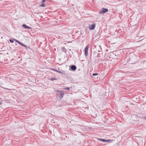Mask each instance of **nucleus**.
I'll return each instance as SVG.
<instances>
[{
    "instance_id": "obj_10",
    "label": "nucleus",
    "mask_w": 146,
    "mask_h": 146,
    "mask_svg": "<svg viewBox=\"0 0 146 146\" xmlns=\"http://www.w3.org/2000/svg\"><path fill=\"white\" fill-rule=\"evenodd\" d=\"M57 80L56 78H52L51 79V80Z\"/></svg>"
},
{
    "instance_id": "obj_15",
    "label": "nucleus",
    "mask_w": 146,
    "mask_h": 146,
    "mask_svg": "<svg viewBox=\"0 0 146 146\" xmlns=\"http://www.w3.org/2000/svg\"><path fill=\"white\" fill-rule=\"evenodd\" d=\"M58 73H62V72L61 71H58Z\"/></svg>"
},
{
    "instance_id": "obj_9",
    "label": "nucleus",
    "mask_w": 146,
    "mask_h": 146,
    "mask_svg": "<svg viewBox=\"0 0 146 146\" xmlns=\"http://www.w3.org/2000/svg\"><path fill=\"white\" fill-rule=\"evenodd\" d=\"M98 73H93L92 74V75L93 76H95L98 75Z\"/></svg>"
},
{
    "instance_id": "obj_5",
    "label": "nucleus",
    "mask_w": 146,
    "mask_h": 146,
    "mask_svg": "<svg viewBox=\"0 0 146 146\" xmlns=\"http://www.w3.org/2000/svg\"><path fill=\"white\" fill-rule=\"evenodd\" d=\"M95 27V24L92 25L90 27V30H93L94 29Z\"/></svg>"
},
{
    "instance_id": "obj_17",
    "label": "nucleus",
    "mask_w": 146,
    "mask_h": 146,
    "mask_svg": "<svg viewBox=\"0 0 146 146\" xmlns=\"http://www.w3.org/2000/svg\"><path fill=\"white\" fill-rule=\"evenodd\" d=\"M51 69L52 70H54V71H55V69H53V68H51Z\"/></svg>"
},
{
    "instance_id": "obj_11",
    "label": "nucleus",
    "mask_w": 146,
    "mask_h": 146,
    "mask_svg": "<svg viewBox=\"0 0 146 146\" xmlns=\"http://www.w3.org/2000/svg\"><path fill=\"white\" fill-rule=\"evenodd\" d=\"M11 42V43H13V40L12 39H10L9 40Z\"/></svg>"
},
{
    "instance_id": "obj_19",
    "label": "nucleus",
    "mask_w": 146,
    "mask_h": 146,
    "mask_svg": "<svg viewBox=\"0 0 146 146\" xmlns=\"http://www.w3.org/2000/svg\"><path fill=\"white\" fill-rule=\"evenodd\" d=\"M55 71H56V72H58V70H56V69H55Z\"/></svg>"
},
{
    "instance_id": "obj_12",
    "label": "nucleus",
    "mask_w": 146,
    "mask_h": 146,
    "mask_svg": "<svg viewBox=\"0 0 146 146\" xmlns=\"http://www.w3.org/2000/svg\"><path fill=\"white\" fill-rule=\"evenodd\" d=\"M14 40L16 42H17V43H18L19 42V41L18 40H16V39H14Z\"/></svg>"
},
{
    "instance_id": "obj_6",
    "label": "nucleus",
    "mask_w": 146,
    "mask_h": 146,
    "mask_svg": "<svg viewBox=\"0 0 146 146\" xmlns=\"http://www.w3.org/2000/svg\"><path fill=\"white\" fill-rule=\"evenodd\" d=\"M71 68L72 70H76V68L75 66L72 65L71 66Z\"/></svg>"
},
{
    "instance_id": "obj_1",
    "label": "nucleus",
    "mask_w": 146,
    "mask_h": 146,
    "mask_svg": "<svg viewBox=\"0 0 146 146\" xmlns=\"http://www.w3.org/2000/svg\"><path fill=\"white\" fill-rule=\"evenodd\" d=\"M57 92L58 93L57 95L59 96L60 99L62 98L64 95V92L60 90H57Z\"/></svg>"
},
{
    "instance_id": "obj_16",
    "label": "nucleus",
    "mask_w": 146,
    "mask_h": 146,
    "mask_svg": "<svg viewBox=\"0 0 146 146\" xmlns=\"http://www.w3.org/2000/svg\"><path fill=\"white\" fill-rule=\"evenodd\" d=\"M22 45L23 46H24L26 47V45H25V44H22Z\"/></svg>"
},
{
    "instance_id": "obj_20",
    "label": "nucleus",
    "mask_w": 146,
    "mask_h": 146,
    "mask_svg": "<svg viewBox=\"0 0 146 146\" xmlns=\"http://www.w3.org/2000/svg\"><path fill=\"white\" fill-rule=\"evenodd\" d=\"M144 118L146 119V116H145L144 117Z\"/></svg>"
},
{
    "instance_id": "obj_7",
    "label": "nucleus",
    "mask_w": 146,
    "mask_h": 146,
    "mask_svg": "<svg viewBox=\"0 0 146 146\" xmlns=\"http://www.w3.org/2000/svg\"><path fill=\"white\" fill-rule=\"evenodd\" d=\"M22 27L25 28H28V29H31V27H29L27 26L26 25L23 24L22 25Z\"/></svg>"
},
{
    "instance_id": "obj_4",
    "label": "nucleus",
    "mask_w": 146,
    "mask_h": 146,
    "mask_svg": "<svg viewBox=\"0 0 146 146\" xmlns=\"http://www.w3.org/2000/svg\"><path fill=\"white\" fill-rule=\"evenodd\" d=\"M98 140H99V141H101L106 142H108L110 141H111V140H110V139L106 140V139H100V138H98Z\"/></svg>"
},
{
    "instance_id": "obj_8",
    "label": "nucleus",
    "mask_w": 146,
    "mask_h": 146,
    "mask_svg": "<svg viewBox=\"0 0 146 146\" xmlns=\"http://www.w3.org/2000/svg\"><path fill=\"white\" fill-rule=\"evenodd\" d=\"M40 7H45V4L44 3H42L41 5H40Z\"/></svg>"
},
{
    "instance_id": "obj_3",
    "label": "nucleus",
    "mask_w": 146,
    "mask_h": 146,
    "mask_svg": "<svg viewBox=\"0 0 146 146\" xmlns=\"http://www.w3.org/2000/svg\"><path fill=\"white\" fill-rule=\"evenodd\" d=\"M89 48L88 45H87L85 48V54L86 56H87L88 55V50Z\"/></svg>"
},
{
    "instance_id": "obj_21",
    "label": "nucleus",
    "mask_w": 146,
    "mask_h": 146,
    "mask_svg": "<svg viewBox=\"0 0 146 146\" xmlns=\"http://www.w3.org/2000/svg\"><path fill=\"white\" fill-rule=\"evenodd\" d=\"M4 88L5 89H9V90H10V89H8V88Z\"/></svg>"
},
{
    "instance_id": "obj_2",
    "label": "nucleus",
    "mask_w": 146,
    "mask_h": 146,
    "mask_svg": "<svg viewBox=\"0 0 146 146\" xmlns=\"http://www.w3.org/2000/svg\"><path fill=\"white\" fill-rule=\"evenodd\" d=\"M108 11V10L107 9H105L104 8H102V9L100 10V11L99 12V13L100 14H104L106 12H107Z\"/></svg>"
},
{
    "instance_id": "obj_13",
    "label": "nucleus",
    "mask_w": 146,
    "mask_h": 146,
    "mask_svg": "<svg viewBox=\"0 0 146 146\" xmlns=\"http://www.w3.org/2000/svg\"><path fill=\"white\" fill-rule=\"evenodd\" d=\"M18 44H21V45H22V44H22V43H21V42H19H19Z\"/></svg>"
},
{
    "instance_id": "obj_14",
    "label": "nucleus",
    "mask_w": 146,
    "mask_h": 146,
    "mask_svg": "<svg viewBox=\"0 0 146 146\" xmlns=\"http://www.w3.org/2000/svg\"><path fill=\"white\" fill-rule=\"evenodd\" d=\"M65 89H66L67 90H69V88H65Z\"/></svg>"
},
{
    "instance_id": "obj_18",
    "label": "nucleus",
    "mask_w": 146,
    "mask_h": 146,
    "mask_svg": "<svg viewBox=\"0 0 146 146\" xmlns=\"http://www.w3.org/2000/svg\"><path fill=\"white\" fill-rule=\"evenodd\" d=\"M45 1V0H42V3H44Z\"/></svg>"
}]
</instances>
